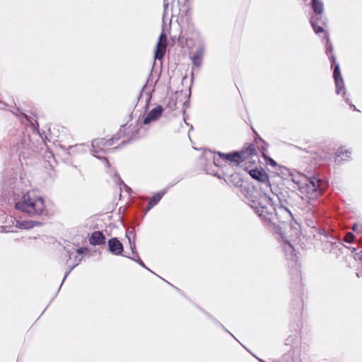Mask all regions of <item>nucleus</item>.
Masks as SVG:
<instances>
[{"instance_id": "11", "label": "nucleus", "mask_w": 362, "mask_h": 362, "mask_svg": "<svg viewBox=\"0 0 362 362\" xmlns=\"http://www.w3.org/2000/svg\"><path fill=\"white\" fill-rule=\"evenodd\" d=\"M282 248L286 259L291 262H296V253L293 245L290 243L285 241L282 245Z\"/></svg>"}, {"instance_id": "22", "label": "nucleus", "mask_w": 362, "mask_h": 362, "mask_svg": "<svg viewBox=\"0 0 362 362\" xmlns=\"http://www.w3.org/2000/svg\"><path fill=\"white\" fill-rule=\"evenodd\" d=\"M136 256L137 259H135V260H136V262H139V263H140V264H141L144 268L147 269V268L146 267V266L144 264L143 262L140 259V258L139 257V256H138V255H137V254H136Z\"/></svg>"}, {"instance_id": "3", "label": "nucleus", "mask_w": 362, "mask_h": 362, "mask_svg": "<svg viewBox=\"0 0 362 362\" xmlns=\"http://www.w3.org/2000/svg\"><path fill=\"white\" fill-rule=\"evenodd\" d=\"M257 151L254 144H249L245 149L240 152H233L230 153H218L217 157H214V163L216 165H220V159L228 163L230 165H238L240 162L248 158H252L253 156L257 155Z\"/></svg>"}, {"instance_id": "28", "label": "nucleus", "mask_w": 362, "mask_h": 362, "mask_svg": "<svg viewBox=\"0 0 362 362\" xmlns=\"http://www.w3.org/2000/svg\"><path fill=\"white\" fill-rule=\"evenodd\" d=\"M261 362H265V361H261Z\"/></svg>"}, {"instance_id": "26", "label": "nucleus", "mask_w": 362, "mask_h": 362, "mask_svg": "<svg viewBox=\"0 0 362 362\" xmlns=\"http://www.w3.org/2000/svg\"><path fill=\"white\" fill-rule=\"evenodd\" d=\"M330 59L332 61V62H334L335 59H334V56L332 55L330 57Z\"/></svg>"}, {"instance_id": "25", "label": "nucleus", "mask_w": 362, "mask_h": 362, "mask_svg": "<svg viewBox=\"0 0 362 362\" xmlns=\"http://www.w3.org/2000/svg\"><path fill=\"white\" fill-rule=\"evenodd\" d=\"M83 249L82 248H79V249H77L76 250V252L78 254H82L83 253Z\"/></svg>"}, {"instance_id": "2", "label": "nucleus", "mask_w": 362, "mask_h": 362, "mask_svg": "<svg viewBox=\"0 0 362 362\" xmlns=\"http://www.w3.org/2000/svg\"><path fill=\"white\" fill-rule=\"evenodd\" d=\"M17 210L31 216H46L48 214L47 206L44 198L35 191H29L23 194L15 204Z\"/></svg>"}, {"instance_id": "5", "label": "nucleus", "mask_w": 362, "mask_h": 362, "mask_svg": "<svg viewBox=\"0 0 362 362\" xmlns=\"http://www.w3.org/2000/svg\"><path fill=\"white\" fill-rule=\"evenodd\" d=\"M312 8L315 13V16H312L310 19V24L315 33L324 32V29L318 25V21L321 20L322 14L324 11L323 3L320 0H312Z\"/></svg>"}, {"instance_id": "27", "label": "nucleus", "mask_w": 362, "mask_h": 362, "mask_svg": "<svg viewBox=\"0 0 362 362\" xmlns=\"http://www.w3.org/2000/svg\"><path fill=\"white\" fill-rule=\"evenodd\" d=\"M7 231H8H8L13 232V230H8Z\"/></svg>"}, {"instance_id": "17", "label": "nucleus", "mask_w": 362, "mask_h": 362, "mask_svg": "<svg viewBox=\"0 0 362 362\" xmlns=\"http://www.w3.org/2000/svg\"><path fill=\"white\" fill-rule=\"evenodd\" d=\"M352 230L358 233H362V223H355L352 226Z\"/></svg>"}, {"instance_id": "15", "label": "nucleus", "mask_w": 362, "mask_h": 362, "mask_svg": "<svg viewBox=\"0 0 362 362\" xmlns=\"http://www.w3.org/2000/svg\"><path fill=\"white\" fill-rule=\"evenodd\" d=\"M163 195V193H158L156 195H154L149 201L148 206L146 207V210H150L153 206L157 204L158 202L160 200Z\"/></svg>"}, {"instance_id": "7", "label": "nucleus", "mask_w": 362, "mask_h": 362, "mask_svg": "<svg viewBox=\"0 0 362 362\" xmlns=\"http://www.w3.org/2000/svg\"><path fill=\"white\" fill-rule=\"evenodd\" d=\"M167 46V36L166 34L163 32L159 37L158 41L156 44V48L154 53V58L156 59H161L166 52Z\"/></svg>"}, {"instance_id": "14", "label": "nucleus", "mask_w": 362, "mask_h": 362, "mask_svg": "<svg viewBox=\"0 0 362 362\" xmlns=\"http://www.w3.org/2000/svg\"><path fill=\"white\" fill-rule=\"evenodd\" d=\"M351 153L349 152L347 150L344 149V148H339L336 153V157L334 158V161L336 163H339L341 160H344L347 158H349V154Z\"/></svg>"}, {"instance_id": "13", "label": "nucleus", "mask_w": 362, "mask_h": 362, "mask_svg": "<svg viewBox=\"0 0 362 362\" xmlns=\"http://www.w3.org/2000/svg\"><path fill=\"white\" fill-rule=\"evenodd\" d=\"M15 223L16 228H21V229H30L34 227L35 222L30 221H20L18 220L14 219L13 223Z\"/></svg>"}, {"instance_id": "12", "label": "nucleus", "mask_w": 362, "mask_h": 362, "mask_svg": "<svg viewBox=\"0 0 362 362\" xmlns=\"http://www.w3.org/2000/svg\"><path fill=\"white\" fill-rule=\"evenodd\" d=\"M105 236L100 231H95L92 233L89 241L92 245H102L105 243Z\"/></svg>"}, {"instance_id": "6", "label": "nucleus", "mask_w": 362, "mask_h": 362, "mask_svg": "<svg viewBox=\"0 0 362 362\" xmlns=\"http://www.w3.org/2000/svg\"><path fill=\"white\" fill-rule=\"evenodd\" d=\"M113 144V139H98L93 141V152L95 157L100 158V153L105 148Z\"/></svg>"}, {"instance_id": "9", "label": "nucleus", "mask_w": 362, "mask_h": 362, "mask_svg": "<svg viewBox=\"0 0 362 362\" xmlns=\"http://www.w3.org/2000/svg\"><path fill=\"white\" fill-rule=\"evenodd\" d=\"M333 76L336 86V92L337 94H339L341 91L344 90V81L341 76L339 66L338 64L334 66Z\"/></svg>"}, {"instance_id": "18", "label": "nucleus", "mask_w": 362, "mask_h": 362, "mask_svg": "<svg viewBox=\"0 0 362 362\" xmlns=\"http://www.w3.org/2000/svg\"><path fill=\"white\" fill-rule=\"evenodd\" d=\"M354 235L352 233H346V235H345L344 238V240L346 243H351L353 240H354Z\"/></svg>"}, {"instance_id": "24", "label": "nucleus", "mask_w": 362, "mask_h": 362, "mask_svg": "<svg viewBox=\"0 0 362 362\" xmlns=\"http://www.w3.org/2000/svg\"><path fill=\"white\" fill-rule=\"evenodd\" d=\"M281 210H284L286 212H287L290 216L291 215V212L286 208H280Z\"/></svg>"}, {"instance_id": "21", "label": "nucleus", "mask_w": 362, "mask_h": 362, "mask_svg": "<svg viewBox=\"0 0 362 362\" xmlns=\"http://www.w3.org/2000/svg\"><path fill=\"white\" fill-rule=\"evenodd\" d=\"M127 237L129 239V244H130L131 249H132V252H134V250L136 248L135 243L134 242H132L131 238L129 236V235H127Z\"/></svg>"}, {"instance_id": "19", "label": "nucleus", "mask_w": 362, "mask_h": 362, "mask_svg": "<svg viewBox=\"0 0 362 362\" xmlns=\"http://www.w3.org/2000/svg\"><path fill=\"white\" fill-rule=\"evenodd\" d=\"M326 37H327L326 52L328 54L329 52H332V46L329 42V39L327 33H326Z\"/></svg>"}, {"instance_id": "1", "label": "nucleus", "mask_w": 362, "mask_h": 362, "mask_svg": "<svg viewBox=\"0 0 362 362\" xmlns=\"http://www.w3.org/2000/svg\"><path fill=\"white\" fill-rule=\"evenodd\" d=\"M250 175L262 182L259 187V191L257 192V199H249V204L256 214L262 219L272 222L275 214L274 211L275 208L274 205V199L276 197L272 190L270 184L268 182V177L266 173H262L258 170H251Z\"/></svg>"}, {"instance_id": "16", "label": "nucleus", "mask_w": 362, "mask_h": 362, "mask_svg": "<svg viewBox=\"0 0 362 362\" xmlns=\"http://www.w3.org/2000/svg\"><path fill=\"white\" fill-rule=\"evenodd\" d=\"M202 51L199 50L196 52V54L192 57L193 64L196 66H199L202 63Z\"/></svg>"}, {"instance_id": "23", "label": "nucleus", "mask_w": 362, "mask_h": 362, "mask_svg": "<svg viewBox=\"0 0 362 362\" xmlns=\"http://www.w3.org/2000/svg\"><path fill=\"white\" fill-rule=\"evenodd\" d=\"M269 162L274 167L276 165V162L274 160H272V158H269Z\"/></svg>"}, {"instance_id": "20", "label": "nucleus", "mask_w": 362, "mask_h": 362, "mask_svg": "<svg viewBox=\"0 0 362 362\" xmlns=\"http://www.w3.org/2000/svg\"><path fill=\"white\" fill-rule=\"evenodd\" d=\"M231 177L233 178L234 180H235V185H240L241 179L239 177L238 175H233Z\"/></svg>"}, {"instance_id": "8", "label": "nucleus", "mask_w": 362, "mask_h": 362, "mask_svg": "<svg viewBox=\"0 0 362 362\" xmlns=\"http://www.w3.org/2000/svg\"><path fill=\"white\" fill-rule=\"evenodd\" d=\"M163 109L161 106H157L151 110L144 119V124H148L157 120L162 115Z\"/></svg>"}, {"instance_id": "10", "label": "nucleus", "mask_w": 362, "mask_h": 362, "mask_svg": "<svg viewBox=\"0 0 362 362\" xmlns=\"http://www.w3.org/2000/svg\"><path fill=\"white\" fill-rule=\"evenodd\" d=\"M109 250L115 255H119L123 251L122 244L115 238H111L108 241Z\"/></svg>"}, {"instance_id": "4", "label": "nucleus", "mask_w": 362, "mask_h": 362, "mask_svg": "<svg viewBox=\"0 0 362 362\" xmlns=\"http://www.w3.org/2000/svg\"><path fill=\"white\" fill-rule=\"evenodd\" d=\"M321 181L315 177L304 180L299 185V191L303 199H315L321 194Z\"/></svg>"}]
</instances>
